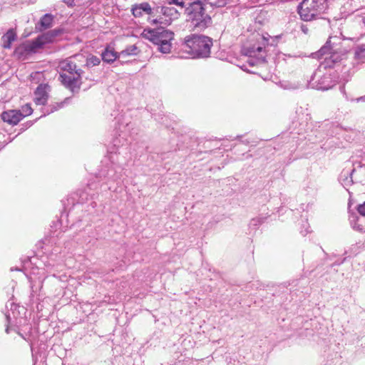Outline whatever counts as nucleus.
Listing matches in <instances>:
<instances>
[{
    "label": "nucleus",
    "mask_w": 365,
    "mask_h": 365,
    "mask_svg": "<svg viewBox=\"0 0 365 365\" xmlns=\"http://www.w3.org/2000/svg\"><path fill=\"white\" fill-rule=\"evenodd\" d=\"M206 6L200 0L190 3L185 7V14L187 20L197 30L202 31L210 26L212 20L210 14L205 13Z\"/></svg>",
    "instance_id": "obj_1"
},
{
    "label": "nucleus",
    "mask_w": 365,
    "mask_h": 365,
    "mask_svg": "<svg viewBox=\"0 0 365 365\" xmlns=\"http://www.w3.org/2000/svg\"><path fill=\"white\" fill-rule=\"evenodd\" d=\"M212 46L211 38L197 34H191L185 38L184 47L192 58H207L210 54Z\"/></svg>",
    "instance_id": "obj_2"
},
{
    "label": "nucleus",
    "mask_w": 365,
    "mask_h": 365,
    "mask_svg": "<svg viewBox=\"0 0 365 365\" xmlns=\"http://www.w3.org/2000/svg\"><path fill=\"white\" fill-rule=\"evenodd\" d=\"M58 68L62 71L59 76L60 81L73 92L75 89H78L82 71L77 68L72 58L61 61L59 63Z\"/></svg>",
    "instance_id": "obj_3"
},
{
    "label": "nucleus",
    "mask_w": 365,
    "mask_h": 365,
    "mask_svg": "<svg viewBox=\"0 0 365 365\" xmlns=\"http://www.w3.org/2000/svg\"><path fill=\"white\" fill-rule=\"evenodd\" d=\"M143 35L145 38L158 46V50L163 53H169L172 48L174 33L164 27L153 29H144Z\"/></svg>",
    "instance_id": "obj_4"
},
{
    "label": "nucleus",
    "mask_w": 365,
    "mask_h": 365,
    "mask_svg": "<svg viewBox=\"0 0 365 365\" xmlns=\"http://www.w3.org/2000/svg\"><path fill=\"white\" fill-rule=\"evenodd\" d=\"M327 8V0H303L297 12L302 21H311L317 19Z\"/></svg>",
    "instance_id": "obj_5"
},
{
    "label": "nucleus",
    "mask_w": 365,
    "mask_h": 365,
    "mask_svg": "<svg viewBox=\"0 0 365 365\" xmlns=\"http://www.w3.org/2000/svg\"><path fill=\"white\" fill-rule=\"evenodd\" d=\"M345 54V51H341L339 48L332 46L331 40H329L319 51L312 55L315 58L323 59L322 65L326 68L327 67H332L335 63L340 61Z\"/></svg>",
    "instance_id": "obj_6"
},
{
    "label": "nucleus",
    "mask_w": 365,
    "mask_h": 365,
    "mask_svg": "<svg viewBox=\"0 0 365 365\" xmlns=\"http://www.w3.org/2000/svg\"><path fill=\"white\" fill-rule=\"evenodd\" d=\"M50 40L48 34H43L31 41H26L17 46L14 55L19 59L24 60L32 53H36Z\"/></svg>",
    "instance_id": "obj_7"
},
{
    "label": "nucleus",
    "mask_w": 365,
    "mask_h": 365,
    "mask_svg": "<svg viewBox=\"0 0 365 365\" xmlns=\"http://www.w3.org/2000/svg\"><path fill=\"white\" fill-rule=\"evenodd\" d=\"M336 80L334 74L330 71L322 73L321 69L317 71L312 76L309 86L312 88L327 91L336 84Z\"/></svg>",
    "instance_id": "obj_8"
},
{
    "label": "nucleus",
    "mask_w": 365,
    "mask_h": 365,
    "mask_svg": "<svg viewBox=\"0 0 365 365\" xmlns=\"http://www.w3.org/2000/svg\"><path fill=\"white\" fill-rule=\"evenodd\" d=\"M159 13L162 14V16L153 19L152 24L170 25L173 20L178 19L180 16L178 9L168 6H161Z\"/></svg>",
    "instance_id": "obj_9"
},
{
    "label": "nucleus",
    "mask_w": 365,
    "mask_h": 365,
    "mask_svg": "<svg viewBox=\"0 0 365 365\" xmlns=\"http://www.w3.org/2000/svg\"><path fill=\"white\" fill-rule=\"evenodd\" d=\"M245 53L249 57L253 58L248 61L250 66L265 62L264 51L260 46L245 48Z\"/></svg>",
    "instance_id": "obj_10"
},
{
    "label": "nucleus",
    "mask_w": 365,
    "mask_h": 365,
    "mask_svg": "<svg viewBox=\"0 0 365 365\" xmlns=\"http://www.w3.org/2000/svg\"><path fill=\"white\" fill-rule=\"evenodd\" d=\"M49 86L47 84H40L36 91L34 102L36 105H45L48 99Z\"/></svg>",
    "instance_id": "obj_11"
},
{
    "label": "nucleus",
    "mask_w": 365,
    "mask_h": 365,
    "mask_svg": "<svg viewBox=\"0 0 365 365\" xmlns=\"http://www.w3.org/2000/svg\"><path fill=\"white\" fill-rule=\"evenodd\" d=\"M1 119L10 125H16L22 120V115L19 110H9L2 113Z\"/></svg>",
    "instance_id": "obj_12"
},
{
    "label": "nucleus",
    "mask_w": 365,
    "mask_h": 365,
    "mask_svg": "<svg viewBox=\"0 0 365 365\" xmlns=\"http://www.w3.org/2000/svg\"><path fill=\"white\" fill-rule=\"evenodd\" d=\"M9 304L11 307V312H8L5 314L7 325L6 328V332L7 334L9 333L10 330L12 329V323L13 319L17 320V314L20 313V311H17L16 309L20 308V307L15 304L14 302H9L6 304V307H8Z\"/></svg>",
    "instance_id": "obj_13"
},
{
    "label": "nucleus",
    "mask_w": 365,
    "mask_h": 365,
    "mask_svg": "<svg viewBox=\"0 0 365 365\" xmlns=\"http://www.w3.org/2000/svg\"><path fill=\"white\" fill-rule=\"evenodd\" d=\"M131 11L135 17L139 18L143 16V13L150 14L152 13V8L148 2H143L138 4H134L132 6Z\"/></svg>",
    "instance_id": "obj_14"
},
{
    "label": "nucleus",
    "mask_w": 365,
    "mask_h": 365,
    "mask_svg": "<svg viewBox=\"0 0 365 365\" xmlns=\"http://www.w3.org/2000/svg\"><path fill=\"white\" fill-rule=\"evenodd\" d=\"M17 39V34L14 29H10L1 37V46L5 49H10L11 44Z\"/></svg>",
    "instance_id": "obj_15"
},
{
    "label": "nucleus",
    "mask_w": 365,
    "mask_h": 365,
    "mask_svg": "<svg viewBox=\"0 0 365 365\" xmlns=\"http://www.w3.org/2000/svg\"><path fill=\"white\" fill-rule=\"evenodd\" d=\"M355 169L351 170H344L339 176V181L344 187L350 186L353 183L352 175Z\"/></svg>",
    "instance_id": "obj_16"
},
{
    "label": "nucleus",
    "mask_w": 365,
    "mask_h": 365,
    "mask_svg": "<svg viewBox=\"0 0 365 365\" xmlns=\"http://www.w3.org/2000/svg\"><path fill=\"white\" fill-rule=\"evenodd\" d=\"M103 61L110 63L115 61L118 57V53L115 52L113 48L107 47L101 54Z\"/></svg>",
    "instance_id": "obj_17"
},
{
    "label": "nucleus",
    "mask_w": 365,
    "mask_h": 365,
    "mask_svg": "<svg viewBox=\"0 0 365 365\" xmlns=\"http://www.w3.org/2000/svg\"><path fill=\"white\" fill-rule=\"evenodd\" d=\"M139 52V48L135 44L130 45L118 53V57L125 58L129 56H136Z\"/></svg>",
    "instance_id": "obj_18"
},
{
    "label": "nucleus",
    "mask_w": 365,
    "mask_h": 365,
    "mask_svg": "<svg viewBox=\"0 0 365 365\" xmlns=\"http://www.w3.org/2000/svg\"><path fill=\"white\" fill-rule=\"evenodd\" d=\"M53 21V15L50 14H44L39 22V24L41 27V29H47L52 26V23Z\"/></svg>",
    "instance_id": "obj_19"
},
{
    "label": "nucleus",
    "mask_w": 365,
    "mask_h": 365,
    "mask_svg": "<svg viewBox=\"0 0 365 365\" xmlns=\"http://www.w3.org/2000/svg\"><path fill=\"white\" fill-rule=\"evenodd\" d=\"M354 57L360 62L365 61V44H361L356 47L354 51Z\"/></svg>",
    "instance_id": "obj_20"
},
{
    "label": "nucleus",
    "mask_w": 365,
    "mask_h": 365,
    "mask_svg": "<svg viewBox=\"0 0 365 365\" xmlns=\"http://www.w3.org/2000/svg\"><path fill=\"white\" fill-rule=\"evenodd\" d=\"M230 0H206V4L210 6L212 8H220L225 6Z\"/></svg>",
    "instance_id": "obj_21"
},
{
    "label": "nucleus",
    "mask_w": 365,
    "mask_h": 365,
    "mask_svg": "<svg viewBox=\"0 0 365 365\" xmlns=\"http://www.w3.org/2000/svg\"><path fill=\"white\" fill-rule=\"evenodd\" d=\"M70 99L68 98H66L63 101H61L60 103H55L54 104H52L49 106L50 110H48V113H53L56 110H58L60 108H62L65 104H66Z\"/></svg>",
    "instance_id": "obj_22"
},
{
    "label": "nucleus",
    "mask_w": 365,
    "mask_h": 365,
    "mask_svg": "<svg viewBox=\"0 0 365 365\" xmlns=\"http://www.w3.org/2000/svg\"><path fill=\"white\" fill-rule=\"evenodd\" d=\"M107 178L109 180L117 181L120 178V174L117 173L114 169H109L107 173Z\"/></svg>",
    "instance_id": "obj_23"
},
{
    "label": "nucleus",
    "mask_w": 365,
    "mask_h": 365,
    "mask_svg": "<svg viewBox=\"0 0 365 365\" xmlns=\"http://www.w3.org/2000/svg\"><path fill=\"white\" fill-rule=\"evenodd\" d=\"M19 111L21 113L23 118L24 117L30 115L33 112V109L31 108V105L27 103L23 106Z\"/></svg>",
    "instance_id": "obj_24"
},
{
    "label": "nucleus",
    "mask_w": 365,
    "mask_h": 365,
    "mask_svg": "<svg viewBox=\"0 0 365 365\" xmlns=\"http://www.w3.org/2000/svg\"><path fill=\"white\" fill-rule=\"evenodd\" d=\"M340 91L341 92L343 93L344 98L347 100V101H356L357 103H359V102H365V96H361L359 98H357L356 99H349L348 98V96L346 93V91H345V87L343 86H341L340 88Z\"/></svg>",
    "instance_id": "obj_25"
},
{
    "label": "nucleus",
    "mask_w": 365,
    "mask_h": 365,
    "mask_svg": "<svg viewBox=\"0 0 365 365\" xmlns=\"http://www.w3.org/2000/svg\"><path fill=\"white\" fill-rule=\"evenodd\" d=\"M101 63V60L98 57L92 56L87 59V66H96L99 65Z\"/></svg>",
    "instance_id": "obj_26"
},
{
    "label": "nucleus",
    "mask_w": 365,
    "mask_h": 365,
    "mask_svg": "<svg viewBox=\"0 0 365 365\" xmlns=\"http://www.w3.org/2000/svg\"><path fill=\"white\" fill-rule=\"evenodd\" d=\"M185 0H166V2L168 5L175 4L181 9H184L185 7Z\"/></svg>",
    "instance_id": "obj_27"
},
{
    "label": "nucleus",
    "mask_w": 365,
    "mask_h": 365,
    "mask_svg": "<svg viewBox=\"0 0 365 365\" xmlns=\"http://www.w3.org/2000/svg\"><path fill=\"white\" fill-rule=\"evenodd\" d=\"M357 210L360 215L365 216V202L363 204L359 205Z\"/></svg>",
    "instance_id": "obj_28"
},
{
    "label": "nucleus",
    "mask_w": 365,
    "mask_h": 365,
    "mask_svg": "<svg viewBox=\"0 0 365 365\" xmlns=\"http://www.w3.org/2000/svg\"><path fill=\"white\" fill-rule=\"evenodd\" d=\"M262 223V219L261 217L254 218L251 220V225H257Z\"/></svg>",
    "instance_id": "obj_29"
},
{
    "label": "nucleus",
    "mask_w": 365,
    "mask_h": 365,
    "mask_svg": "<svg viewBox=\"0 0 365 365\" xmlns=\"http://www.w3.org/2000/svg\"><path fill=\"white\" fill-rule=\"evenodd\" d=\"M351 225L354 230H359L361 232L365 231V229L361 225H357L356 223L351 224Z\"/></svg>",
    "instance_id": "obj_30"
},
{
    "label": "nucleus",
    "mask_w": 365,
    "mask_h": 365,
    "mask_svg": "<svg viewBox=\"0 0 365 365\" xmlns=\"http://www.w3.org/2000/svg\"><path fill=\"white\" fill-rule=\"evenodd\" d=\"M31 291L32 292H37V288H35V285L33 284V282L31 280Z\"/></svg>",
    "instance_id": "obj_31"
},
{
    "label": "nucleus",
    "mask_w": 365,
    "mask_h": 365,
    "mask_svg": "<svg viewBox=\"0 0 365 365\" xmlns=\"http://www.w3.org/2000/svg\"><path fill=\"white\" fill-rule=\"evenodd\" d=\"M301 30L305 34H307L308 33V31H309L308 28L306 26H304V25H302L301 26Z\"/></svg>",
    "instance_id": "obj_32"
},
{
    "label": "nucleus",
    "mask_w": 365,
    "mask_h": 365,
    "mask_svg": "<svg viewBox=\"0 0 365 365\" xmlns=\"http://www.w3.org/2000/svg\"><path fill=\"white\" fill-rule=\"evenodd\" d=\"M308 228H309V227H307V228L305 229L304 232V231H301V233H302L303 235H307V234L309 232V230H308Z\"/></svg>",
    "instance_id": "obj_33"
},
{
    "label": "nucleus",
    "mask_w": 365,
    "mask_h": 365,
    "mask_svg": "<svg viewBox=\"0 0 365 365\" xmlns=\"http://www.w3.org/2000/svg\"><path fill=\"white\" fill-rule=\"evenodd\" d=\"M39 284H40V287H41V286H42V280H39Z\"/></svg>",
    "instance_id": "obj_34"
}]
</instances>
